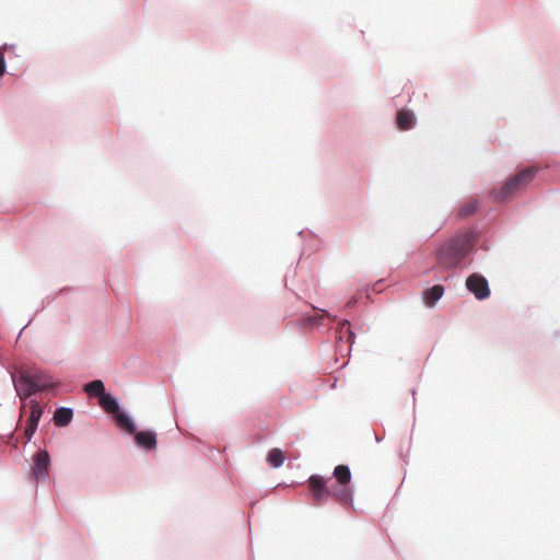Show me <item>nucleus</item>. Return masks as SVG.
<instances>
[{
    "instance_id": "obj_1",
    "label": "nucleus",
    "mask_w": 560,
    "mask_h": 560,
    "mask_svg": "<svg viewBox=\"0 0 560 560\" xmlns=\"http://www.w3.org/2000/svg\"><path fill=\"white\" fill-rule=\"evenodd\" d=\"M483 231L479 224L460 229L434 252L435 262L446 270L467 268L472 261Z\"/></svg>"
},
{
    "instance_id": "obj_2",
    "label": "nucleus",
    "mask_w": 560,
    "mask_h": 560,
    "mask_svg": "<svg viewBox=\"0 0 560 560\" xmlns=\"http://www.w3.org/2000/svg\"><path fill=\"white\" fill-rule=\"evenodd\" d=\"M535 179L560 180V163L546 161L525 166L500 186L490 187L487 198L495 203L504 202L524 191Z\"/></svg>"
},
{
    "instance_id": "obj_3",
    "label": "nucleus",
    "mask_w": 560,
    "mask_h": 560,
    "mask_svg": "<svg viewBox=\"0 0 560 560\" xmlns=\"http://www.w3.org/2000/svg\"><path fill=\"white\" fill-rule=\"evenodd\" d=\"M332 477L336 479L331 486L332 498L345 510L355 511L354 508V492L355 487L352 481L351 469L347 464H338L332 471Z\"/></svg>"
},
{
    "instance_id": "obj_4",
    "label": "nucleus",
    "mask_w": 560,
    "mask_h": 560,
    "mask_svg": "<svg viewBox=\"0 0 560 560\" xmlns=\"http://www.w3.org/2000/svg\"><path fill=\"white\" fill-rule=\"evenodd\" d=\"M325 316L330 317L328 311L313 307L312 312H304L288 318L285 322V328L300 331L310 329H317L320 331L322 328H325Z\"/></svg>"
},
{
    "instance_id": "obj_5",
    "label": "nucleus",
    "mask_w": 560,
    "mask_h": 560,
    "mask_svg": "<svg viewBox=\"0 0 560 560\" xmlns=\"http://www.w3.org/2000/svg\"><path fill=\"white\" fill-rule=\"evenodd\" d=\"M306 482V495L312 501L313 506H323L332 497L331 487L328 486L323 475L313 474Z\"/></svg>"
},
{
    "instance_id": "obj_6",
    "label": "nucleus",
    "mask_w": 560,
    "mask_h": 560,
    "mask_svg": "<svg viewBox=\"0 0 560 560\" xmlns=\"http://www.w3.org/2000/svg\"><path fill=\"white\" fill-rule=\"evenodd\" d=\"M11 378L21 404L26 402L28 399H35L33 396L39 392L38 384L35 383L30 372H23L21 375L12 374Z\"/></svg>"
},
{
    "instance_id": "obj_7",
    "label": "nucleus",
    "mask_w": 560,
    "mask_h": 560,
    "mask_svg": "<svg viewBox=\"0 0 560 560\" xmlns=\"http://www.w3.org/2000/svg\"><path fill=\"white\" fill-rule=\"evenodd\" d=\"M465 287L478 301H485L491 295L488 279L480 272L470 273L466 278Z\"/></svg>"
},
{
    "instance_id": "obj_8",
    "label": "nucleus",
    "mask_w": 560,
    "mask_h": 560,
    "mask_svg": "<svg viewBox=\"0 0 560 560\" xmlns=\"http://www.w3.org/2000/svg\"><path fill=\"white\" fill-rule=\"evenodd\" d=\"M51 465V458H50V455L49 453L44 450V451H40L38 450L34 455H33V465H32V475H31V478L32 479H35L37 481H44L46 479H48L49 475H48V469Z\"/></svg>"
},
{
    "instance_id": "obj_9",
    "label": "nucleus",
    "mask_w": 560,
    "mask_h": 560,
    "mask_svg": "<svg viewBox=\"0 0 560 560\" xmlns=\"http://www.w3.org/2000/svg\"><path fill=\"white\" fill-rule=\"evenodd\" d=\"M133 444L142 453L149 454L158 447V433L155 430L147 428L141 429L133 434Z\"/></svg>"
},
{
    "instance_id": "obj_10",
    "label": "nucleus",
    "mask_w": 560,
    "mask_h": 560,
    "mask_svg": "<svg viewBox=\"0 0 560 560\" xmlns=\"http://www.w3.org/2000/svg\"><path fill=\"white\" fill-rule=\"evenodd\" d=\"M482 211V201L479 196H472L468 201L460 203L454 211V219L456 221H464L472 215L479 214Z\"/></svg>"
},
{
    "instance_id": "obj_11",
    "label": "nucleus",
    "mask_w": 560,
    "mask_h": 560,
    "mask_svg": "<svg viewBox=\"0 0 560 560\" xmlns=\"http://www.w3.org/2000/svg\"><path fill=\"white\" fill-rule=\"evenodd\" d=\"M115 420L119 431L127 436H132L139 429L133 416L125 408H119Z\"/></svg>"
},
{
    "instance_id": "obj_12",
    "label": "nucleus",
    "mask_w": 560,
    "mask_h": 560,
    "mask_svg": "<svg viewBox=\"0 0 560 560\" xmlns=\"http://www.w3.org/2000/svg\"><path fill=\"white\" fill-rule=\"evenodd\" d=\"M331 324L337 325L336 335H337L338 342H341V343L349 342L350 348H351L352 345L355 342V332L353 331V329L351 327L350 320L345 317L340 318V319H337V317H334Z\"/></svg>"
},
{
    "instance_id": "obj_13",
    "label": "nucleus",
    "mask_w": 560,
    "mask_h": 560,
    "mask_svg": "<svg viewBox=\"0 0 560 560\" xmlns=\"http://www.w3.org/2000/svg\"><path fill=\"white\" fill-rule=\"evenodd\" d=\"M21 405L22 408L26 410V424L38 428L40 419L45 412L43 405L37 399H28L26 402Z\"/></svg>"
},
{
    "instance_id": "obj_14",
    "label": "nucleus",
    "mask_w": 560,
    "mask_h": 560,
    "mask_svg": "<svg viewBox=\"0 0 560 560\" xmlns=\"http://www.w3.org/2000/svg\"><path fill=\"white\" fill-rule=\"evenodd\" d=\"M36 384H38V390L54 392L58 388V381L48 372L44 370H35L30 372Z\"/></svg>"
},
{
    "instance_id": "obj_15",
    "label": "nucleus",
    "mask_w": 560,
    "mask_h": 560,
    "mask_svg": "<svg viewBox=\"0 0 560 560\" xmlns=\"http://www.w3.org/2000/svg\"><path fill=\"white\" fill-rule=\"evenodd\" d=\"M445 288L441 283H435L431 287L424 288L421 292L423 304L429 308L434 307L443 296Z\"/></svg>"
},
{
    "instance_id": "obj_16",
    "label": "nucleus",
    "mask_w": 560,
    "mask_h": 560,
    "mask_svg": "<svg viewBox=\"0 0 560 560\" xmlns=\"http://www.w3.org/2000/svg\"><path fill=\"white\" fill-rule=\"evenodd\" d=\"M395 124L399 130H411L417 124V117L412 109L402 108L395 116Z\"/></svg>"
},
{
    "instance_id": "obj_17",
    "label": "nucleus",
    "mask_w": 560,
    "mask_h": 560,
    "mask_svg": "<svg viewBox=\"0 0 560 560\" xmlns=\"http://www.w3.org/2000/svg\"><path fill=\"white\" fill-rule=\"evenodd\" d=\"M74 411L71 407L57 406L52 416L51 421H54L57 428H67L71 424L73 420Z\"/></svg>"
},
{
    "instance_id": "obj_18",
    "label": "nucleus",
    "mask_w": 560,
    "mask_h": 560,
    "mask_svg": "<svg viewBox=\"0 0 560 560\" xmlns=\"http://www.w3.org/2000/svg\"><path fill=\"white\" fill-rule=\"evenodd\" d=\"M100 405L106 411H119V408H124L120 405L119 398L112 392L106 390L104 395L98 399Z\"/></svg>"
},
{
    "instance_id": "obj_19",
    "label": "nucleus",
    "mask_w": 560,
    "mask_h": 560,
    "mask_svg": "<svg viewBox=\"0 0 560 560\" xmlns=\"http://www.w3.org/2000/svg\"><path fill=\"white\" fill-rule=\"evenodd\" d=\"M285 460L284 452L281 448L273 447L266 455V463L272 469L280 468Z\"/></svg>"
},
{
    "instance_id": "obj_20",
    "label": "nucleus",
    "mask_w": 560,
    "mask_h": 560,
    "mask_svg": "<svg viewBox=\"0 0 560 560\" xmlns=\"http://www.w3.org/2000/svg\"><path fill=\"white\" fill-rule=\"evenodd\" d=\"M84 390L89 396L100 399L107 389L101 378H95L84 385Z\"/></svg>"
},
{
    "instance_id": "obj_21",
    "label": "nucleus",
    "mask_w": 560,
    "mask_h": 560,
    "mask_svg": "<svg viewBox=\"0 0 560 560\" xmlns=\"http://www.w3.org/2000/svg\"><path fill=\"white\" fill-rule=\"evenodd\" d=\"M56 295L55 293L52 294H48L46 295L42 301H40V304L37 306V308L35 310L34 314L31 316V318L28 319V322L22 327V329L20 330L19 335H21L23 332V330L33 322V319L39 314L42 313L47 305L51 304L54 301H56Z\"/></svg>"
},
{
    "instance_id": "obj_22",
    "label": "nucleus",
    "mask_w": 560,
    "mask_h": 560,
    "mask_svg": "<svg viewBox=\"0 0 560 560\" xmlns=\"http://www.w3.org/2000/svg\"><path fill=\"white\" fill-rule=\"evenodd\" d=\"M37 430H38L37 427L26 424V428L24 430V435H25L24 445L28 444L32 441V439L36 434Z\"/></svg>"
},
{
    "instance_id": "obj_23",
    "label": "nucleus",
    "mask_w": 560,
    "mask_h": 560,
    "mask_svg": "<svg viewBox=\"0 0 560 560\" xmlns=\"http://www.w3.org/2000/svg\"><path fill=\"white\" fill-rule=\"evenodd\" d=\"M9 73L7 70V61L4 52L2 51V47H0V78H2L4 74Z\"/></svg>"
},
{
    "instance_id": "obj_24",
    "label": "nucleus",
    "mask_w": 560,
    "mask_h": 560,
    "mask_svg": "<svg viewBox=\"0 0 560 560\" xmlns=\"http://www.w3.org/2000/svg\"><path fill=\"white\" fill-rule=\"evenodd\" d=\"M77 290L78 289L74 288V287L66 285V287H62L61 289H59L57 292H55V295H56V299H58L60 296L67 295V294L71 293V292H74Z\"/></svg>"
},
{
    "instance_id": "obj_25",
    "label": "nucleus",
    "mask_w": 560,
    "mask_h": 560,
    "mask_svg": "<svg viewBox=\"0 0 560 560\" xmlns=\"http://www.w3.org/2000/svg\"><path fill=\"white\" fill-rule=\"evenodd\" d=\"M307 231L310 233V247L312 248V250H316L318 248L319 240L312 231Z\"/></svg>"
},
{
    "instance_id": "obj_26",
    "label": "nucleus",
    "mask_w": 560,
    "mask_h": 560,
    "mask_svg": "<svg viewBox=\"0 0 560 560\" xmlns=\"http://www.w3.org/2000/svg\"><path fill=\"white\" fill-rule=\"evenodd\" d=\"M0 47H2V51L3 50H14L15 49V44H8V43H4L3 45H1Z\"/></svg>"
},
{
    "instance_id": "obj_27",
    "label": "nucleus",
    "mask_w": 560,
    "mask_h": 560,
    "mask_svg": "<svg viewBox=\"0 0 560 560\" xmlns=\"http://www.w3.org/2000/svg\"><path fill=\"white\" fill-rule=\"evenodd\" d=\"M374 436H375V442H376V443H381V442L384 440L385 434H384V433H377V432H375V433H374Z\"/></svg>"
},
{
    "instance_id": "obj_28",
    "label": "nucleus",
    "mask_w": 560,
    "mask_h": 560,
    "mask_svg": "<svg viewBox=\"0 0 560 560\" xmlns=\"http://www.w3.org/2000/svg\"><path fill=\"white\" fill-rule=\"evenodd\" d=\"M479 248L482 249V250H488L490 248L488 242H482L480 245H479Z\"/></svg>"
},
{
    "instance_id": "obj_29",
    "label": "nucleus",
    "mask_w": 560,
    "mask_h": 560,
    "mask_svg": "<svg viewBox=\"0 0 560 560\" xmlns=\"http://www.w3.org/2000/svg\"><path fill=\"white\" fill-rule=\"evenodd\" d=\"M406 457H407V454H402V453H400V458L402 459V462H404L405 464H408V462H407Z\"/></svg>"
},
{
    "instance_id": "obj_30",
    "label": "nucleus",
    "mask_w": 560,
    "mask_h": 560,
    "mask_svg": "<svg viewBox=\"0 0 560 560\" xmlns=\"http://www.w3.org/2000/svg\"><path fill=\"white\" fill-rule=\"evenodd\" d=\"M411 394L413 396V408H415L416 407V398H415L416 389L415 388L411 389Z\"/></svg>"
},
{
    "instance_id": "obj_31",
    "label": "nucleus",
    "mask_w": 560,
    "mask_h": 560,
    "mask_svg": "<svg viewBox=\"0 0 560 560\" xmlns=\"http://www.w3.org/2000/svg\"><path fill=\"white\" fill-rule=\"evenodd\" d=\"M304 234H305V230H301V231L298 233V236L303 237V236H304Z\"/></svg>"
},
{
    "instance_id": "obj_32",
    "label": "nucleus",
    "mask_w": 560,
    "mask_h": 560,
    "mask_svg": "<svg viewBox=\"0 0 560 560\" xmlns=\"http://www.w3.org/2000/svg\"><path fill=\"white\" fill-rule=\"evenodd\" d=\"M411 443H412V440H411V438H410V439H409V444H408L407 454L409 453V450H410V447H411Z\"/></svg>"
}]
</instances>
